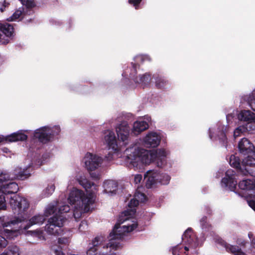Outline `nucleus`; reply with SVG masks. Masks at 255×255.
<instances>
[{
    "label": "nucleus",
    "mask_w": 255,
    "mask_h": 255,
    "mask_svg": "<svg viewBox=\"0 0 255 255\" xmlns=\"http://www.w3.org/2000/svg\"><path fill=\"white\" fill-rule=\"evenodd\" d=\"M9 204L14 214L21 215V217L15 218L2 224L3 234L8 239H13L19 236L23 230L28 229L32 225L42 224L45 220L43 215L38 214L30 218L28 224H24L23 222L26 220V217L23 216L22 214L28 208L29 203L25 198L19 195L11 196Z\"/></svg>",
    "instance_id": "nucleus-1"
},
{
    "label": "nucleus",
    "mask_w": 255,
    "mask_h": 255,
    "mask_svg": "<svg viewBox=\"0 0 255 255\" xmlns=\"http://www.w3.org/2000/svg\"><path fill=\"white\" fill-rule=\"evenodd\" d=\"M76 180L85 189L88 194L86 196L83 191L75 188L69 193L67 200L71 205L74 206L72 216L77 220L81 217L83 213L90 211V205L94 203L95 200V192L93 189L96 191L97 188L84 175H78L76 177Z\"/></svg>",
    "instance_id": "nucleus-2"
},
{
    "label": "nucleus",
    "mask_w": 255,
    "mask_h": 255,
    "mask_svg": "<svg viewBox=\"0 0 255 255\" xmlns=\"http://www.w3.org/2000/svg\"><path fill=\"white\" fill-rule=\"evenodd\" d=\"M166 155L164 149L147 150L139 148L136 145L127 148L124 152L128 166L135 170L142 169L143 164H149L154 160L157 161V166L161 167Z\"/></svg>",
    "instance_id": "nucleus-3"
},
{
    "label": "nucleus",
    "mask_w": 255,
    "mask_h": 255,
    "mask_svg": "<svg viewBox=\"0 0 255 255\" xmlns=\"http://www.w3.org/2000/svg\"><path fill=\"white\" fill-rule=\"evenodd\" d=\"M130 225L128 224L119 226L116 224L110 233L111 239L108 241H106L103 236L96 237L89 244L87 255H115L112 253V250H116L119 247V243L116 240L122 239L126 233L130 232L133 229V225L129 229Z\"/></svg>",
    "instance_id": "nucleus-4"
},
{
    "label": "nucleus",
    "mask_w": 255,
    "mask_h": 255,
    "mask_svg": "<svg viewBox=\"0 0 255 255\" xmlns=\"http://www.w3.org/2000/svg\"><path fill=\"white\" fill-rule=\"evenodd\" d=\"M70 210L68 205H64V203L58 202L52 203L47 205L44 211V215L46 217L54 214L50 218L45 227L46 232L51 235H59L63 234V225L67 220V213Z\"/></svg>",
    "instance_id": "nucleus-5"
},
{
    "label": "nucleus",
    "mask_w": 255,
    "mask_h": 255,
    "mask_svg": "<svg viewBox=\"0 0 255 255\" xmlns=\"http://www.w3.org/2000/svg\"><path fill=\"white\" fill-rule=\"evenodd\" d=\"M29 167L22 170L20 168H16L14 171L15 176L11 177L9 173L5 171L0 170V192L5 193H14L17 192L18 186L13 182L14 178L24 180L30 175Z\"/></svg>",
    "instance_id": "nucleus-6"
},
{
    "label": "nucleus",
    "mask_w": 255,
    "mask_h": 255,
    "mask_svg": "<svg viewBox=\"0 0 255 255\" xmlns=\"http://www.w3.org/2000/svg\"><path fill=\"white\" fill-rule=\"evenodd\" d=\"M146 200V196L142 193H141L138 190H137L134 195V198L130 200L128 204V209L122 212L120 215L117 224L119 226H121V225L125 224L124 225L130 224L129 229H130L131 226H133V229L130 231L134 230L137 226V222L135 219H132L136 212L135 207L138 205L139 202H144Z\"/></svg>",
    "instance_id": "nucleus-7"
},
{
    "label": "nucleus",
    "mask_w": 255,
    "mask_h": 255,
    "mask_svg": "<svg viewBox=\"0 0 255 255\" xmlns=\"http://www.w3.org/2000/svg\"><path fill=\"white\" fill-rule=\"evenodd\" d=\"M60 131L59 126H55L52 128L44 127L35 130L34 136L41 142L46 143L50 140L55 135H58Z\"/></svg>",
    "instance_id": "nucleus-8"
},
{
    "label": "nucleus",
    "mask_w": 255,
    "mask_h": 255,
    "mask_svg": "<svg viewBox=\"0 0 255 255\" xmlns=\"http://www.w3.org/2000/svg\"><path fill=\"white\" fill-rule=\"evenodd\" d=\"M236 176L237 175L233 170L232 169L228 170L226 172L225 177L222 180V186L226 189L234 191L237 185Z\"/></svg>",
    "instance_id": "nucleus-9"
},
{
    "label": "nucleus",
    "mask_w": 255,
    "mask_h": 255,
    "mask_svg": "<svg viewBox=\"0 0 255 255\" xmlns=\"http://www.w3.org/2000/svg\"><path fill=\"white\" fill-rule=\"evenodd\" d=\"M83 160L87 169L91 171L97 169L103 162L102 157L89 152L86 154Z\"/></svg>",
    "instance_id": "nucleus-10"
},
{
    "label": "nucleus",
    "mask_w": 255,
    "mask_h": 255,
    "mask_svg": "<svg viewBox=\"0 0 255 255\" xmlns=\"http://www.w3.org/2000/svg\"><path fill=\"white\" fill-rule=\"evenodd\" d=\"M130 128L127 122H122L116 128V132L119 140H122L126 144L127 143L129 135Z\"/></svg>",
    "instance_id": "nucleus-11"
},
{
    "label": "nucleus",
    "mask_w": 255,
    "mask_h": 255,
    "mask_svg": "<svg viewBox=\"0 0 255 255\" xmlns=\"http://www.w3.org/2000/svg\"><path fill=\"white\" fill-rule=\"evenodd\" d=\"M104 138L105 143L109 149H112L114 151H119V147L117 144V139L114 132L110 130H107L104 132Z\"/></svg>",
    "instance_id": "nucleus-12"
},
{
    "label": "nucleus",
    "mask_w": 255,
    "mask_h": 255,
    "mask_svg": "<svg viewBox=\"0 0 255 255\" xmlns=\"http://www.w3.org/2000/svg\"><path fill=\"white\" fill-rule=\"evenodd\" d=\"M161 140L160 134L156 132H150L146 134L143 139L145 146L148 147L157 146Z\"/></svg>",
    "instance_id": "nucleus-13"
},
{
    "label": "nucleus",
    "mask_w": 255,
    "mask_h": 255,
    "mask_svg": "<svg viewBox=\"0 0 255 255\" xmlns=\"http://www.w3.org/2000/svg\"><path fill=\"white\" fill-rule=\"evenodd\" d=\"M238 147L240 152L244 155L252 154L255 156L253 144L246 138H243L239 142Z\"/></svg>",
    "instance_id": "nucleus-14"
},
{
    "label": "nucleus",
    "mask_w": 255,
    "mask_h": 255,
    "mask_svg": "<svg viewBox=\"0 0 255 255\" xmlns=\"http://www.w3.org/2000/svg\"><path fill=\"white\" fill-rule=\"evenodd\" d=\"M182 239L184 243L189 245L190 248H195L198 246L197 239L190 228L185 231Z\"/></svg>",
    "instance_id": "nucleus-15"
},
{
    "label": "nucleus",
    "mask_w": 255,
    "mask_h": 255,
    "mask_svg": "<svg viewBox=\"0 0 255 255\" xmlns=\"http://www.w3.org/2000/svg\"><path fill=\"white\" fill-rule=\"evenodd\" d=\"M215 241L216 242H217L218 244L225 247L226 248V251L228 252L231 253L233 255H246V254L243 252H242L241 250L239 249L238 247H235L228 244L222 239L218 237L215 238Z\"/></svg>",
    "instance_id": "nucleus-16"
},
{
    "label": "nucleus",
    "mask_w": 255,
    "mask_h": 255,
    "mask_svg": "<svg viewBox=\"0 0 255 255\" xmlns=\"http://www.w3.org/2000/svg\"><path fill=\"white\" fill-rule=\"evenodd\" d=\"M144 180L146 187L150 188L156 182H159V173L154 170H148L144 175Z\"/></svg>",
    "instance_id": "nucleus-17"
},
{
    "label": "nucleus",
    "mask_w": 255,
    "mask_h": 255,
    "mask_svg": "<svg viewBox=\"0 0 255 255\" xmlns=\"http://www.w3.org/2000/svg\"><path fill=\"white\" fill-rule=\"evenodd\" d=\"M149 126L146 121H137L133 123L131 132L134 135H138L148 128Z\"/></svg>",
    "instance_id": "nucleus-18"
},
{
    "label": "nucleus",
    "mask_w": 255,
    "mask_h": 255,
    "mask_svg": "<svg viewBox=\"0 0 255 255\" xmlns=\"http://www.w3.org/2000/svg\"><path fill=\"white\" fill-rule=\"evenodd\" d=\"M117 183L114 180H106L104 182L103 187L104 188V192L108 194L115 193L117 189Z\"/></svg>",
    "instance_id": "nucleus-19"
},
{
    "label": "nucleus",
    "mask_w": 255,
    "mask_h": 255,
    "mask_svg": "<svg viewBox=\"0 0 255 255\" xmlns=\"http://www.w3.org/2000/svg\"><path fill=\"white\" fill-rule=\"evenodd\" d=\"M27 138V135L20 131L6 136L5 139L6 141L13 142L19 140L24 141L26 140Z\"/></svg>",
    "instance_id": "nucleus-20"
},
{
    "label": "nucleus",
    "mask_w": 255,
    "mask_h": 255,
    "mask_svg": "<svg viewBox=\"0 0 255 255\" xmlns=\"http://www.w3.org/2000/svg\"><path fill=\"white\" fill-rule=\"evenodd\" d=\"M150 80V75L147 74L140 75L138 77H136L134 79V82L143 88L147 86L149 83Z\"/></svg>",
    "instance_id": "nucleus-21"
},
{
    "label": "nucleus",
    "mask_w": 255,
    "mask_h": 255,
    "mask_svg": "<svg viewBox=\"0 0 255 255\" xmlns=\"http://www.w3.org/2000/svg\"><path fill=\"white\" fill-rule=\"evenodd\" d=\"M255 118V114L249 110L242 111L238 116V118L240 121L247 122V123Z\"/></svg>",
    "instance_id": "nucleus-22"
},
{
    "label": "nucleus",
    "mask_w": 255,
    "mask_h": 255,
    "mask_svg": "<svg viewBox=\"0 0 255 255\" xmlns=\"http://www.w3.org/2000/svg\"><path fill=\"white\" fill-rule=\"evenodd\" d=\"M242 99L247 102L248 105L255 112V91L249 95L244 96Z\"/></svg>",
    "instance_id": "nucleus-23"
},
{
    "label": "nucleus",
    "mask_w": 255,
    "mask_h": 255,
    "mask_svg": "<svg viewBox=\"0 0 255 255\" xmlns=\"http://www.w3.org/2000/svg\"><path fill=\"white\" fill-rule=\"evenodd\" d=\"M229 163L230 165L235 168L240 169L241 171H244L242 169V163H240V160L238 156L235 155H232L230 157Z\"/></svg>",
    "instance_id": "nucleus-24"
},
{
    "label": "nucleus",
    "mask_w": 255,
    "mask_h": 255,
    "mask_svg": "<svg viewBox=\"0 0 255 255\" xmlns=\"http://www.w3.org/2000/svg\"><path fill=\"white\" fill-rule=\"evenodd\" d=\"M70 243V239L67 237H61L58 239L57 245L54 246L59 250L62 251L64 248H66Z\"/></svg>",
    "instance_id": "nucleus-25"
},
{
    "label": "nucleus",
    "mask_w": 255,
    "mask_h": 255,
    "mask_svg": "<svg viewBox=\"0 0 255 255\" xmlns=\"http://www.w3.org/2000/svg\"><path fill=\"white\" fill-rule=\"evenodd\" d=\"M0 255H19V248L15 245H11L8 247L6 252Z\"/></svg>",
    "instance_id": "nucleus-26"
},
{
    "label": "nucleus",
    "mask_w": 255,
    "mask_h": 255,
    "mask_svg": "<svg viewBox=\"0 0 255 255\" xmlns=\"http://www.w3.org/2000/svg\"><path fill=\"white\" fill-rule=\"evenodd\" d=\"M247 131L255 133V118L244 125Z\"/></svg>",
    "instance_id": "nucleus-27"
},
{
    "label": "nucleus",
    "mask_w": 255,
    "mask_h": 255,
    "mask_svg": "<svg viewBox=\"0 0 255 255\" xmlns=\"http://www.w3.org/2000/svg\"><path fill=\"white\" fill-rule=\"evenodd\" d=\"M55 187L54 184H50L43 191V196L44 197L51 195L54 191Z\"/></svg>",
    "instance_id": "nucleus-28"
},
{
    "label": "nucleus",
    "mask_w": 255,
    "mask_h": 255,
    "mask_svg": "<svg viewBox=\"0 0 255 255\" xmlns=\"http://www.w3.org/2000/svg\"><path fill=\"white\" fill-rule=\"evenodd\" d=\"M30 235L35 238H37L40 240H44L43 232L40 230H36L35 231H28Z\"/></svg>",
    "instance_id": "nucleus-29"
},
{
    "label": "nucleus",
    "mask_w": 255,
    "mask_h": 255,
    "mask_svg": "<svg viewBox=\"0 0 255 255\" xmlns=\"http://www.w3.org/2000/svg\"><path fill=\"white\" fill-rule=\"evenodd\" d=\"M224 127L222 125L220 126L219 127V134L218 135V139L221 141L223 142V144L225 143V141L227 140V138L224 132L223 131V129Z\"/></svg>",
    "instance_id": "nucleus-30"
},
{
    "label": "nucleus",
    "mask_w": 255,
    "mask_h": 255,
    "mask_svg": "<svg viewBox=\"0 0 255 255\" xmlns=\"http://www.w3.org/2000/svg\"><path fill=\"white\" fill-rule=\"evenodd\" d=\"M244 125L240 126L238 127L234 131V136L235 138L240 136L242 133L247 131Z\"/></svg>",
    "instance_id": "nucleus-31"
},
{
    "label": "nucleus",
    "mask_w": 255,
    "mask_h": 255,
    "mask_svg": "<svg viewBox=\"0 0 255 255\" xmlns=\"http://www.w3.org/2000/svg\"><path fill=\"white\" fill-rule=\"evenodd\" d=\"M170 177L167 174H159V182L162 184H167L169 183Z\"/></svg>",
    "instance_id": "nucleus-32"
},
{
    "label": "nucleus",
    "mask_w": 255,
    "mask_h": 255,
    "mask_svg": "<svg viewBox=\"0 0 255 255\" xmlns=\"http://www.w3.org/2000/svg\"><path fill=\"white\" fill-rule=\"evenodd\" d=\"M22 13V10L18 9L16 10L13 14L9 17L7 20L8 21H15L18 19Z\"/></svg>",
    "instance_id": "nucleus-33"
},
{
    "label": "nucleus",
    "mask_w": 255,
    "mask_h": 255,
    "mask_svg": "<svg viewBox=\"0 0 255 255\" xmlns=\"http://www.w3.org/2000/svg\"><path fill=\"white\" fill-rule=\"evenodd\" d=\"M7 193L0 192V210H5L6 209V203L4 195Z\"/></svg>",
    "instance_id": "nucleus-34"
},
{
    "label": "nucleus",
    "mask_w": 255,
    "mask_h": 255,
    "mask_svg": "<svg viewBox=\"0 0 255 255\" xmlns=\"http://www.w3.org/2000/svg\"><path fill=\"white\" fill-rule=\"evenodd\" d=\"M166 82V81L164 79L158 78L155 82L156 86L159 88H161L165 85Z\"/></svg>",
    "instance_id": "nucleus-35"
},
{
    "label": "nucleus",
    "mask_w": 255,
    "mask_h": 255,
    "mask_svg": "<svg viewBox=\"0 0 255 255\" xmlns=\"http://www.w3.org/2000/svg\"><path fill=\"white\" fill-rule=\"evenodd\" d=\"M23 5H26L27 7L34 6L35 3L33 0H19Z\"/></svg>",
    "instance_id": "nucleus-36"
},
{
    "label": "nucleus",
    "mask_w": 255,
    "mask_h": 255,
    "mask_svg": "<svg viewBox=\"0 0 255 255\" xmlns=\"http://www.w3.org/2000/svg\"><path fill=\"white\" fill-rule=\"evenodd\" d=\"M88 224L86 221H82L79 227L80 232H84L88 229Z\"/></svg>",
    "instance_id": "nucleus-37"
},
{
    "label": "nucleus",
    "mask_w": 255,
    "mask_h": 255,
    "mask_svg": "<svg viewBox=\"0 0 255 255\" xmlns=\"http://www.w3.org/2000/svg\"><path fill=\"white\" fill-rule=\"evenodd\" d=\"M135 60L137 62L139 61L143 62L145 60H150V58L147 55H138L136 56L135 58Z\"/></svg>",
    "instance_id": "nucleus-38"
},
{
    "label": "nucleus",
    "mask_w": 255,
    "mask_h": 255,
    "mask_svg": "<svg viewBox=\"0 0 255 255\" xmlns=\"http://www.w3.org/2000/svg\"><path fill=\"white\" fill-rule=\"evenodd\" d=\"M182 250V248L179 245H177L172 249V253L173 255H179V253H181L180 250Z\"/></svg>",
    "instance_id": "nucleus-39"
},
{
    "label": "nucleus",
    "mask_w": 255,
    "mask_h": 255,
    "mask_svg": "<svg viewBox=\"0 0 255 255\" xmlns=\"http://www.w3.org/2000/svg\"><path fill=\"white\" fill-rule=\"evenodd\" d=\"M7 245L6 240L0 235V250L5 248Z\"/></svg>",
    "instance_id": "nucleus-40"
},
{
    "label": "nucleus",
    "mask_w": 255,
    "mask_h": 255,
    "mask_svg": "<svg viewBox=\"0 0 255 255\" xmlns=\"http://www.w3.org/2000/svg\"><path fill=\"white\" fill-rule=\"evenodd\" d=\"M142 0H128V3L129 4H132L135 8V9H137L138 7V5L140 3Z\"/></svg>",
    "instance_id": "nucleus-41"
},
{
    "label": "nucleus",
    "mask_w": 255,
    "mask_h": 255,
    "mask_svg": "<svg viewBox=\"0 0 255 255\" xmlns=\"http://www.w3.org/2000/svg\"><path fill=\"white\" fill-rule=\"evenodd\" d=\"M9 3L6 1L5 0L3 1L2 3H0V10L1 12H3L5 7H7L9 5Z\"/></svg>",
    "instance_id": "nucleus-42"
},
{
    "label": "nucleus",
    "mask_w": 255,
    "mask_h": 255,
    "mask_svg": "<svg viewBox=\"0 0 255 255\" xmlns=\"http://www.w3.org/2000/svg\"><path fill=\"white\" fill-rule=\"evenodd\" d=\"M142 175L140 174H136L134 176V182L135 184L139 183L142 180Z\"/></svg>",
    "instance_id": "nucleus-43"
},
{
    "label": "nucleus",
    "mask_w": 255,
    "mask_h": 255,
    "mask_svg": "<svg viewBox=\"0 0 255 255\" xmlns=\"http://www.w3.org/2000/svg\"><path fill=\"white\" fill-rule=\"evenodd\" d=\"M206 220L207 218L206 217H203L200 220V224L203 229L206 227V226H205Z\"/></svg>",
    "instance_id": "nucleus-44"
},
{
    "label": "nucleus",
    "mask_w": 255,
    "mask_h": 255,
    "mask_svg": "<svg viewBox=\"0 0 255 255\" xmlns=\"http://www.w3.org/2000/svg\"><path fill=\"white\" fill-rule=\"evenodd\" d=\"M90 175L91 177L93 179H98L100 178V175L99 174H97L96 173H91Z\"/></svg>",
    "instance_id": "nucleus-45"
},
{
    "label": "nucleus",
    "mask_w": 255,
    "mask_h": 255,
    "mask_svg": "<svg viewBox=\"0 0 255 255\" xmlns=\"http://www.w3.org/2000/svg\"><path fill=\"white\" fill-rule=\"evenodd\" d=\"M251 244L252 247L255 249V239L252 240Z\"/></svg>",
    "instance_id": "nucleus-46"
},
{
    "label": "nucleus",
    "mask_w": 255,
    "mask_h": 255,
    "mask_svg": "<svg viewBox=\"0 0 255 255\" xmlns=\"http://www.w3.org/2000/svg\"><path fill=\"white\" fill-rule=\"evenodd\" d=\"M209 136H210V138L213 140L215 139L216 138V137H214V136L211 134L210 131V133H209Z\"/></svg>",
    "instance_id": "nucleus-47"
},
{
    "label": "nucleus",
    "mask_w": 255,
    "mask_h": 255,
    "mask_svg": "<svg viewBox=\"0 0 255 255\" xmlns=\"http://www.w3.org/2000/svg\"><path fill=\"white\" fill-rule=\"evenodd\" d=\"M2 150L4 152H6V153H7V152H8V149L7 148L4 147V148H2Z\"/></svg>",
    "instance_id": "nucleus-48"
},
{
    "label": "nucleus",
    "mask_w": 255,
    "mask_h": 255,
    "mask_svg": "<svg viewBox=\"0 0 255 255\" xmlns=\"http://www.w3.org/2000/svg\"><path fill=\"white\" fill-rule=\"evenodd\" d=\"M248 236L250 239H252V238L253 237V234L252 233H249L248 234Z\"/></svg>",
    "instance_id": "nucleus-49"
},
{
    "label": "nucleus",
    "mask_w": 255,
    "mask_h": 255,
    "mask_svg": "<svg viewBox=\"0 0 255 255\" xmlns=\"http://www.w3.org/2000/svg\"><path fill=\"white\" fill-rule=\"evenodd\" d=\"M144 119H146V120L149 122L150 120L151 119L148 116H146L144 117Z\"/></svg>",
    "instance_id": "nucleus-50"
},
{
    "label": "nucleus",
    "mask_w": 255,
    "mask_h": 255,
    "mask_svg": "<svg viewBox=\"0 0 255 255\" xmlns=\"http://www.w3.org/2000/svg\"><path fill=\"white\" fill-rule=\"evenodd\" d=\"M136 64H133V71H134V73L135 72V70H136Z\"/></svg>",
    "instance_id": "nucleus-51"
},
{
    "label": "nucleus",
    "mask_w": 255,
    "mask_h": 255,
    "mask_svg": "<svg viewBox=\"0 0 255 255\" xmlns=\"http://www.w3.org/2000/svg\"><path fill=\"white\" fill-rule=\"evenodd\" d=\"M43 162V161H40V162L39 161H38V162L39 163V164H38V166H40L41 165H42L44 163Z\"/></svg>",
    "instance_id": "nucleus-52"
},
{
    "label": "nucleus",
    "mask_w": 255,
    "mask_h": 255,
    "mask_svg": "<svg viewBox=\"0 0 255 255\" xmlns=\"http://www.w3.org/2000/svg\"><path fill=\"white\" fill-rule=\"evenodd\" d=\"M3 139H4V137L0 136V142L2 141Z\"/></svg>",
    "instance_id": "nucleus-53"
},
{
    "label": "nucleus",
    "mask_w": 255,
    "mask_h": 255,
    "mask_svg": "<svg viewBox=\"0 0 255 255\" xmlns=\"http://www.w3.org/2000/svg\"><path fill=\"white\" fill-rule=\"evenodd\" d=\"M184 249L185 251H187L189 250V248L187 246H185Z\"/></svg>",
    "instance_id": "nucleus-54"
},
{
    "label": "nucleus",
    "mask_w": 255,
    "mask_h": 255,
    "mask_svg": "<svg viewBox=\"0 0 255 255\" xmlns=\"http://www.w3.org/2000/svg\"><path fill=\"white\" fill-rule=\"evenodd\" d=\"M132 75H133V73H131V74H130V77H133V76Z\"/></svg>",
    "instance_id": "nucleus-55"
},
{
    "label": "nucleus",
    "mask_w": 255,
    "mask_h": 255,
    "mask_svg": "<svg viewBox=\"0 0 255 255\" xmlns=\"http://www.w3.org/2000/svg\"><path fill=\"white\" fill-rule=\"evenodd\" d=\"M69 182H70V183H69V184H72V181H71V180H70V181H69ZM69 185H70V184H69V185H68V186H69Z\"/></svg>",
    "instance_id": "nucleus-56"
},
{
    "label": "nucleus",
    "mask_w": 255,
    "mask_h": 255,
    "mask_svg": "<svg viewBox=\"0 0 255 255\" xmlns=\"http://www.w3.org/2000/svg\"><path fill=\"white\" fill-rule=\"evenodd\" d=\"M3 43H8V41H6V42H4Z\"/></svg>",
    "instance_id": "nucleus-57"
},
{
    "label": "nucleus",
    "mask_w": 255,
    "mask_h": 255,
    "mask_svg": "<svg viewBox=\"0 0 255 255\" xmlns=\"http://www.w3.org/2000/svg\"><path fill=\"white\" fill-rule=\"evenodd\" d=\"M45 156H46V157H48V156H48V155H45Z\"/></svg>",
    "instance_id": "nucleus-58"
},
{
    "label": "nucleus",
    "mask_w": 255,
    "mask_h": 255,
    "mask_svg": "<svg viewBox=\"0 0 255 255\" xmlns=\"http://www.w3.org/2000/svg\"><path fill=\"white\" fill-rule=\"evenodd\" d=\"M44 157L45 158H46V157H46V156L45 157V156H43V158H44Z\"/></svg>",
    "instance_id": "nucleus-59"
}]
</instances>
